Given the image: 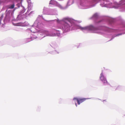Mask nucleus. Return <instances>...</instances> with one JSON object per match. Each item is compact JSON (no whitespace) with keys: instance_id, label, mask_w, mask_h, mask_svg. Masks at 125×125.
<instances>
[{"instance_id":"obj_1","label":"nucleus","mask_w":125,"mask_h":125,"mask_svg":"<svg viewBox=\"0 0 125 125\" xmlns=\"http://www.w3.org/2000/svg\"><path fill=\"white\" fill-rule=\"evenodd\" d=\"M56 20L58 23L62 22H64L62 28L63 33L67 32L70 31L71 29V27L72 26H74V27H72V30L79 29L85 32L90 31L91 32L97 33L102 35L104 34V32H110L112 31L111 29L107 27L106 28L105 30H104L103 28L101 29H98L92 25L84 27H82L80 26L77 25L76 23L78 21L68 17L64 18L61 20H59L58 19H55V21Z\"/></svg>"},{"instance_id":"obj_2","label":"nucleus","mask_w":125,"mask_h":125,"mask_svg":"<svg viewBox=\"0 0 125 125\" xmlns=\"http://www.w3.org/2000/svg\"><path fill=\"white\" fill-rule=\"evenodd\" d=\"M125 4V0H122L118 4L114 1L113 3H110L109 0H104V2L103 4H100L102 7H104L109 8H113L115 9L118 8L121 5Z\"/></svg>"},{"instance_id":"obj_3","label":"nucleus","mask_w":125,"mask_h":125,"mask_svg":"<svg viewBox=\"0 0 125 125\" xmlns=\"http://www.w3.org/2000/svg\"><path fill=\"white\" fill-rule=\"evenodd\" d=\"M99 79L100 80L103 82L104 85H106L109 84L107 80L106 76L102 71L100 74Z\"/></svg>"},{"instance_id":"obj_4","label":"nucleus","mask_w":125,"mask_h":125,"mask_svg":"<svg viewBox=\"0 0 125 125\" xmlns=\"http://www.w3.org/2000/svg\"><path fill=\"white\" fill-rule=\"evenodd\" d=\"M90 98H83V99H80L78 98H77L76 97H74L73 100L74 101L75 105L76 106H77V104L76 103V102L77 101L78 103V104L79 105L81 103H82L83 102V101H85L86 99H90Z\"/></svg>"},{"instance_id":"obj_5","label":"nucleus","mask_w":125,"mask_h":125,"mask_svg":"<svg viewBox=\"0 0 125 125\" xmlns=\"http://www.w3.org/2000/svg\"><path fill=\"white\" fill-rule=\"evenodd\" d=\"M79 7L80 9H85L89 8L85 2L81 3L79 5Z\"/></svg>"},{"instance_id":"obj_6","label":"nucleus","mask_w":125,"mask_h":125,"mask_svg":"<svg viewBox=\"0 0 125 125\" xmlns=\"http://www.w3.org/2000/svg\"><path fill=\"white\" fill-rule=\"evenodd\" d=\"M55 6L58 7L60 9L62 10H65L68 7V6H67L64 7H62L60 4L56 1H55Z\"/></svg>"},{"instance_id":"obj_7","label":"nucleus","mask_w":125,"mask_h":125,"mask_svg":"<svg viewBox=\"0 0 125 125\" xmlns=\"http://www.w3.org/2000/svg\"><path fill=\"white\" fill-rule=\"evenodd\" d=\"M57 36L59 37H61L62 36V34L61 33L59 30H55V36Z\"/></svg>"},{"instance_id":"obj_8","label":"nucleus","mask_w":125,"mask_h":125,"mask_svg":"<svg viewBox=\"0 0 125 125\" xmlns=\"http://www.w3.org/2000/svg\"><path fill=\"white\" fill-rule=\"evenodd\" d=\"M98 16V14L97 13H96L94 14L92 16V18H97Z\"/></svg>"},{"instance_id":"obj_9","label":"nucleus","mask_w":125,"mask_h":125,"mask_svg":"<svg viewBox=\"0 0 125 125\" xmlns=\"http://www.w3.org/2000/svg\"><path fill=\"white\" fill-rule=\"evenodd\" d=\"M14 4H12L9 7V8L10 9H12L14 8Z\"/></svg>"},{"instance_id":"obj_10","label":"nucleus","mask_w":125,"mask_h":125,"mask_svg":"<svg viewBox=\"0 0 125 125\" xmlns=\"http://www.w3.org/2000/svg\"><path fill=\"white\" fill-rule=\"evenodd\" d=\"M122 87L121 86H118L117 87L116 89H118L119 90H120V88Z\"/></svg>"},{"instance_id":"obj_11","label":"nucleus","mask_w":125,"mask_h":125,"mask_svg":"<svg viewBox=\"0 0 125 125\" xmlns=\"http://www.w3.org/2000/svg\"><path fill=\"white\" fill-rule=\"evenodd\" d=\"M54 0H51L50 1V2L49 3V4H53V2L54 1Z\"/></svg>"},{"instance_id":"obj_12","label":"nucleus","mask_w":125,"mask_h":125,"mask_svg":"<svg viewBox=\"0 0 125 125\" xmlns=\"http://www.w3.org/2000/svg\"><path fill=\"white\" fill-rule=\"evenodd\" d=\"M21 23H18L17 24V25H19V26H20L21 25Z\"/></svg>"},{"instance_id":"obj_13","label":"nucleus","mask_w":125,"mask_h":125,"mask_svg":"<svg viewBox=\"0 0 125 125\" xmlns=\"http://www.w3.org/2000/svg\"><path fill=\"white\" fill-rule=\"evenodd\" d=\"M122 34H117V35H116L115 36H119V35H121Z\"/></svg>"},{"instance_id":"obj_14","label":"nucleus","mask_w":125,"mask_h":125,"mask_svg":"<svg viewBox=\"0 0 125 125\" xmlns=\"http://www.w3.org/2000/svg\"><path fill=\"white\" fill-rule=\"evenodd\" d=\"M59 53V52H57V51H55V53Z\"/></svg>"},{"instance_id":"obj_15","label":"nucleus","mask_w":125,"mask_h":125,"mask_svg":"<svg viewBox=\"0 0 125 125\" xmlns=\"http://www.w3.org/2000/svg\"><path fill=\"white\" fill-rule=\"evenodd\" d=\"M69 2H68V3H67V4H69Z\"/></svg>"},{"instance_id":"obj_16","label":"nucleus","mask_w":125,"mask_h":125,"mask_svg":"<svg viewBox=\"0 0 125 125\" xmlns=\"http://www.w3.org/2000/svg\"><path fill=\"white\" fill-rule=\"evenodd\" d=\"M123 10H125V9H123Z\"/></svg>"}]
</instances>
